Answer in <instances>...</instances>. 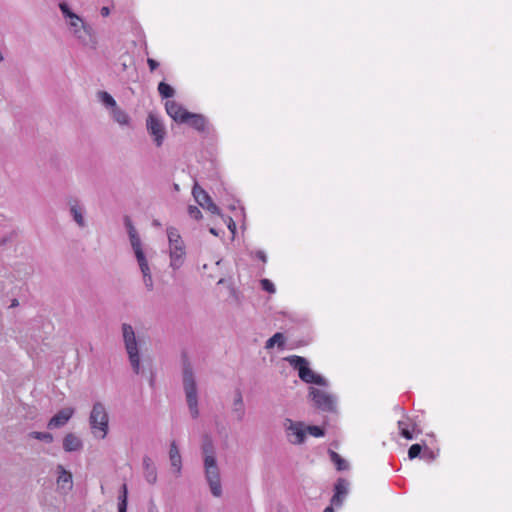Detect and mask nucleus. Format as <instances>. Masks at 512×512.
Segmentation results:
<instances>
[{
	"mask_svg": "<svg viewBox=\"0 0 512 512\" xmlns=\"http://www.w3.org/2000/svg\"><path fill=\"white\" fill-rule=\"evenodd\" d=\"M202 452L204 455L205 477L210 491L213 496L220 497L222 495L220 471L215 457L214 445L209 435L203 436Z\"/></svg>",
	"mask_w": 512,
	"mask_h": 512,
	"instance_id": "f257e3e1",
	"label": "nucleus"
},
{
	"mask_svg": "<svg viewBox=\"0 0 512 512\" xmlns=\"http://www.w3.org/2000/svg\"><path fill=\"white\" fill-rule=\"evenodd\" d=\"M183 388L191 417L196 419L199 416L197 384L188 360L183 362Z\"/></svg>",
	"mask_w": 512,
	"mask_h": 512,
	"instance_id": "f03ea898",
	"label": "nucleus"
},
{
	"mask_svg": "<svg viewBox=\"0 0 512 512\" xmlns=\"http://www.w3.org/2000/svg\"><path fill=\"white\" fill-rule=\"evenodd\" d=\"M285 360L298 371V376L303 382L324 387L328 386V381L311 370L308 361L304 357L291 355L286 357Z\"/></svg>",
	"mask_w": 512,
	"mask_h": 512,
	"instance_id": "7ed1b4c3",
	"label": "nucleus"
},
{
	"mask_svg": "<svg viewBox=\"0 0 512 512\" xmlns=\"http://www.w3.org/2000/svg\"><path fill=\"white\" fill-rule=\"evenodd\" d=\"M122 335L129 362L135 374L140 373V355L138 342L133 327L130 324H122Z\"/></svg>",
	"mask_w": 512,
	"mask_h": 512,
	"instance_id": "20e7f679",
	"label": "nucleus"
},
{
	"mask_svg": "<svg viewBox=\"0 0 512 512\" xmlns=\"http://www.w3.org/2000/svg\"><path fill=\"white\" fill-rule=\"evenodd\" d=\"M89 423L95 437L104 439L108 433L109 417L105 406L101 402L93 404Z\"/></svg>",
	"mask_w": 512,
	"mask_h": 512,
	"instance_id": "39448f33",
	"label": "nucleus"
},
{
	"mask_svg": "<svg viewBox=\"0 0 512 512\" xmlns=\"http://www.w3.org/2000/svg\"><path fill=\"white\" fill-rule=\"evenodd\" d=\"M69 31L77 38V40L84 46H95V39L92 35V29L85 24L83 19L77 14L71 19L67 20Z\"/></svg>",
	"mask_w": 512,
	"mask_h": 512,
	"instance_id": "423d86ee",
	"label": "nucleus"
},
{
	"mask_svg": "<svg viewBox=\"0 0 512 512\" xmlns=\"http://www.w3.org/2000/svg\"><path fill=\"white\" fill-rule=\"evenodd\" d=\"M309 398L313 402V406L318 410L330 413H334L337 410V397L324 390L310 387Z\"/></svg>",
	"mask_w": 512,
	"mask_h": 512,
	"instance_id": "0eeeda50",
	"label": "nucleus"
},
{
	"mask_svg": "<svg viewBox=\"0 0 512 512\" xmlns=\"http://www.w3.org/2000/svg\"><path fill=\"white\" fill-rule=\"evenodd\" d=\"M146 128L157 147L163 145L166 129L161 119L154 113L150 112L146 119Z\"/></svg>",
	"mask_w": 512,
	"mask_h": 512,
	"instance_id": "6e6552de",
	"label": "nucleus"
},
{
	"mask_svg": "<svg viewBox=\"0 0 512 512\" xmlns=\"http://www.w3.org/2000/svg\"><path fill=\"white\" fill-rule=\"evenodd\" d=\"M192 195L195 201L205 210L212 214L221 215L219 207L213 202L210 195L198 184L192 188Z\"/></svg>",
	"mask_w": 512,
	"mask_h": 512,
	"instance_id": "1a4fd4ad",
	"label": "nucleus"
},
{
	"mask_svg": "<svg viewBox=\"0 0 512 512\" xmlns=\"http://www.w3.org/2000/svg\"><path fill=\"white\" fill-rule=\"evenodd\" d=\"M284 426L288 441L291 444L299 445L304 443L306 430L302 422H294L291 419H286Z\"/></svg>",
	"mask_w": 512,
	"mask_h": 512,
	"instance_id": "9d476101",
	"label": "nucleus"
},
{
	"mask_svg": "<svg viewBox=\"0 0 512 512\" xmlns=\"http://www.w3.org/2000/svg\"><path fill=\"white\" fill-rule=\"evenodd\" d=\"M67 205L69 207V213L73 218L74 222L80 228H84L86 226V221L84 217V206L80 203V201L77 198H69L67 201Z\"/></svg>",
	"mask_w": 512,
	"mask_h": 512,
	"instance_id": "9b49d317",
	"label": "nucleus"
},
{
	"mask_svg": "<svg viewBox=\"0 0 512 512\" xmlns=\"http://www.w3.org/2000/svg\"><path fill=\"white\" fill-rule=\"evenodd\" d=\"M349 482L344 478H339L334 485V494L331 498V505L342 506L346 496L349 493Z\"/></svg>",
	"mask_w": 512,
	"mask_h": 512,
	"instance_id": "f8f14e48",
	"label": "nucleus"
},
{
	"mask_svg": "<svg viewBox=\"0 0 512 512\" xmlns=\"http://www.w3.org/2000/svg\"><path fill=\"white\" fill-rule=\"evenodd\" d=\"M170 248V266L177 270L179 269L185 260V246L184 242H180L179 244H171L169 245Z\"/></svg>",
	"mask_w": 512,
	"mask_h": 512,
	"instance_id": "ddd939ff",
	"label": "nucleus"
},
{
	"mask_svg": "<svg viewBox=\"0 0 512 512\" xmlns=\"http://www.w3.org/2000/svg\"><path fill=\"white\" fill-rule=\"evenodd\" d=\"M167 114L178 123L187 121L188 111L175 101H167L165 104Z\"/></svg>",
	"mask_w": 512,
	"mask_h": 512,
	"instance_id": "4468645a",
	"label": "nucleus"
},
{
	"mask_svg": "<svg viewBox=\"0 0 512 512\" xmlns=\"http://www.w3.org/2000/svg\"><path fill=\"white\" fill-rule=\"evenodd\" d=\"M74 410L72 408H64L58 411L48 422L49 429L59 428L64 426L72 417Z\"/></svg>",
	"mask_w": 512,
	"mask_h": 512,
	"instance_id": "2eb2a0df",
	"label": "nucleus"
},
{
	"mask_svg": "<svg viewBox=\"0 0 512 512\" xmlns=\"http://www.w3.org/2000/svg\"><path fill=\"white\" fill-rule=\"evenodd\" d=\"M57 484L64 491H70L73 487L72 474L68 472L62 465H58Z\"/></svg>",
	"mask_w": 512,
	"mask_h": 512,
	"instance_id": "dca6fc26",
	"label": "nucleus"
},
{
	"mask_svg": "<svg viewBox=\"0 0 512 512\" xmlns=\"http://www.w3.org/2000/svg\"><path fill=\"white\" fill-rule=\"evenodd\" d=\"M169 459L176 474L180 475L182 469V458L175 441H172L170 444Z\"/></svg>",
	"mask_w": 512,
	"mask_h": 512,
	"instance_id": "f3484780",
	"label": "nucleus"
},
{
	"mask_svg": "<svg viewBox=\"0 0 512 512\" xmlns=\"http://www.w3.org/2000/svg\"><path fill=\"white\" fill-rule=\"evenodd\" d=\"M144 477L149 484H155L157 481V470L150 457L143 458Z\"/></svg>",
	"mask_w": 512,
	"mask_h": 512,
	"instance_id": "a211bd4d",
	"label": "nucleus"
},
{
	"mask_svg": "<svg viewBox=\"0 0 512 512\" xmlns=\"http://www.w3.org/2000/svg\"><path fill=\"white\" fill-rule=\"evenodd\" d=\"M124 224H125V227L128 232V236H129V240H130L132 249L141 247L142 246L141 239H140L131 219L128 216H126L124 218Z\"/></svg>",
	"mask_w": 512,
	"mask_h": 512,
	"instance_id": "6ab92c4d",
	"label": "nucleus"
},
{
	"mask_svg": "<svg viewBox=\"0 0 512 512\" xmlns=\"http://www.w3.org/2000/svg\"><path fill=\"white\" fill-rule=\"evenodd\" d=\"M83 444L79 437L73 433L67 434L63 439V449L66 452H75L82 448Z\"/></svg>",
	"mask_w": 512,
	"mask_h": 512,
	"instance_id": "aec40b11",
	"label": "nucleus"
},
{
	"mask_svg": "<svg viewBox=\"0 0 512 512\" xmlns=\"http://www.w3.org/2000/svg\"><path fill=\"white\" fill-rule=\"evenodd\" d=\"M185 123H188L191 127L196 129L197 131L203 132L206 129L207 120L201 114H194V113L188 112L187 121Z\"/></svg>",
	"mask_w": 512,
	"mask_h": 512,
	"instance_id": "412c9836",
	"label": "nucleus"
},
{
	"mask_svg": "<svg viewBox=\"0 0 512 512\" xmlns=\"http://www.w3.org/2000/svg\"><path fill=\"white\" fill-rule=\"evenodd\" d=\"M112 119L121 126H127L130 123L129 115L118 105L110 111Z\"/></svg>",
	"mask_w": 512,
	"mask_h": 512,
	"instance_id": "4be33fe9",
	"label": "nucleus"
},
{
	"mask_svg": "<svg viewBox=\"0 0 512 512\" xmlns=\"http://www.w3.org/2000/svg\"><path fill=\"white\" fill-rule=\"evenodd\" d=\"M97 99L109 111H111L112 109H114L117 106L115 99L112 97L111 94H109L106 91H98Z\"/></svg>",
	"mask_w": 512,
	"mask_h": 512,
	"instance_id": "5701e85b",
	"label": "nucleus"
},
{
	"mask_svg": "<svg viewBox=\"0 0 512 512\" xmlns=\"http://www.w3.org/2000/svg\"><path fill=\"white\" fill-rule=\"evenodd\" d=\"M233 412L236 413L237 419L242 421L245 415V409L243 404V398L240 391H237L234 402H233Z\"/></svg>",
	"mask_w": 512,
	"mask_h": 512,
	"instance_id": "b1692460",
	"label": "nucleus"
},
{
	"mask_svg": "<svg viewBox=\"0 0 512 512\" xmlns=\"http://www.w3.org/2000/svg\"><path fill=\"white\" fill-rule=\"evenodd\" d=\"M127 501H128V487L126 483H123L120 487L118 494V512H126L127 511Z\"/></svg>",
	"mask_w": 512,
	"mask_h": 512,
	"instance_id": "393cba45",
	"label": "nucleus"
},
{
	"mask_svg": "<svg viewBox=\"0 0 512 512\" xmlns=\"http://www.w3.org/2000/svg\"><path fill=\"white\" fill-rule=\"evenodd\" d=\"M330 460L335 464L338 471H344L349 468L348 462L343 459L338 453L333 450H329Z\"/></svg>",
	"mask_w": 512,
	"mask_h": 512,
	"instance_id": "a878e982",
	"label": "nucleus"
},
{
	"mask_svg": "<svg viewBox=\"0 0 512 512\" xmlns=\"http://www.w3.org/2000/svg\"><path fill=\"white\" fill-rule=\"evenodd\" d=\"M284 343H285L284 335L280 332H277L266 341L265 348L272 349L275 345H277L280 349H283Z\"/></svg>",
	"mask_w": 512,
	"mask_h": 512,
	"instance_id": "bb28decb",
	"label": "nucleus"
},
{
	"mask_svg": "<svg viewBox=\"0 0 512 512\" xmlns=\"http://www.w3.org/2000/svg\"><path fill=\"white\" fill-rule=\"evenodd\" d=\"M133 251H134L135 257L137 259L140 270H148L149 265H148V261L144 254L142 246L138 247V248H134Z\"/></svg>",
	"mask_w": 512,
	"mask_h": 512,
	"instance_id": "cd10ccee",
	"label": "nucleus"
},
{
	"mask_svg": "<svg viewBox=\"0 0 512 512\" xmlns=\"http://www.w3.org/2000/svg\"><path fill=\"white\" fill-rule=\"evenodd\" d=\"M133 251H134L135 257L137 259L140 270H148L149 265H148V261L144 254L142 246L138 247V248H134Z\"/></svg>",
	"mask_w": 512,
	"mask_h": 512,
	"instance_id": "c85d7f7f",
	"label": "nucleus"
},
{
	"mask_svg": "<svg viewBox=\"0 0 512 512\" xmlns=\"http://www.w3.org/2000/svg\"><path fill=\"white\" fill-rule=\"evenodd\" d=\"M158 92L163 98H171L174 96V89L165 82H160L158 85Z\"/></svg>",
	"mask_w": 512,
	"mask_h": 512,
	"instance_id": "c756f323",
	"label": "nucleus"
},
{
	"mask_svg": "<svg viewBox=\"0 0 512 512\" xmlns=\"http://www.w3.org/2000/svg\"><path fill=\"white\" fill-rule=\"evenodd\" d=\"M167 236L169 240V245L183 242L178 230L175 227L167 228Z\"/></svg>",
	"mask_w": 512,
	"mask_h": 512,
	"instance_id": "7c9ffc66",
	"label": "nucleus"
},
{
	"mask_svg": "<svg viewBox=\"0 0 512 512\" xmlns=\"http://www.w3.org/2000/svg\"><path fill=\"white\" fill-rule=\"evenodd\" d=\"M29 436L31 438H34V439H37L40 441H44L46 443H51L53 441V435L48 432L33 431L29 434Z\"/></svg>",
	"mask_w": 512,
	"mask_h": 512,
	"instance_id": "2f4dec72",
	"label": "nucleus"
},
{
	"mask_svg": "<svg viewBox=\"0 0 512 512\" xmlns=\"http://www.w3.org/2000/svg\"><path fill=\"white\" fill-rule=\"evenodd\" d=\"M141 273L143 275V282L145 287L147 288L148 291H152L154 288V283L150 268L148 267V270H141Z\"/></svg>",
	"mask_w": 512,
	"mask_h": 512,
	"instance_id": "473e14b6",
	"label": "nucleus"
},
{
	"mask_svg": "<svg viewBox=\"0 0 512 512\" xmlns=\"http://www.w3.org/2000/svg\"><path fill=\"white\" fill-rule=\"evenodd\" d=\"M305 430L314 437H323L325 435L324 429L316 425H310Z\"/></svg>",
	"mask_w": 512,
	"mask_h": 512,
	"instance_id": "72a5a7b5",
	"label": "nucleus"
},
{
	"mask_svg": "<svg viewBox=\"0 0 512 512\" xmlns=\"http://www.w3.org/2000/svg\"><path fill=\"white\" fill-rule=\"evenodd\" d=\"M59 9L61 10L66 20L71 19L73 16L76 15L74 12L70 10L68 4L65 2L59 3Z\"/></svg>",
	"mask_w": 512,
	"mask_h": 512,
	"instance_id": "f704fd0d",
	"label": "nucleus"
},
{
	"mask_svg": "<svg viewBox=\"0 0 512 512\" xmlns=\"http://www.w3.org/2000/svg\"><path fill=\"white\" fill-rule=\"evenodd\" d=\"M422 447L419 444H413L408 450V456L410 459H414L420 455Z\"/></svg>",
	"mask_w": 512,
	"mask_h": 512,
	"instance_id": "c9c22d12",
	"label": "nucleus"
},
{
	"mask_svg": "<svg viewBox=\"0 0 512 512\" xmlns=\"http://www.w3.org/2000/svg\"><path fill=\"white\" fill-rule=\"evenodd\" d=\"M188 214L191 218L199 220L202 218V213L197 206L190 205L188 207Z\"/></svg>",
	"mask_w": 512,
	"mask_h": 512,
	"instance_id": "e433bc0d",
	"label": "nucleus"
},
{
	"mask_svg": "<svg viewBox=\"0 0 512 512\" xmlns=\"http://www.w3.org/2000/svg\"><path fill=\"white\" fill-rule=\"evenodd\" d=\"M260 283L263 290L269 293H275V285L269 279H262Z\"/></svg>",
	"mask_w": 512,
	"mask_h": 512,
	"instance_id": "4c0bfd02",
	"label": "nucleus"
},
{
	"mask_svg": "<svg viewBox=\"0 0 512 512\" xmlns=\"http://www.w3.org/2000/svg\"><path fill=\"white\" fill-rule=\"evenodd\" d=\"M400 434L402 437H404L407 440L413 439L412 432L409 430V428H403L402 431L400 432Z\"/></svg>",
	"mask_w": 512,
	"mask_h": 512,
	"instance_id": "58836bf2",
	"label": "nucleus"
},
{
	"mask_svg": "<svg viewBox=\"0 0 512 512\" xmlns=\"http://www.w3.org/2000/svg\"><path fill=\"white\" fill-rule=\"evenodd\" d=\"M147 64H148V66L150 68V71L156 70L158 68V66H159V63L156 60L152 59V58H148L147 59Z\"/></svg>",
	"mask_w": 512,
	"mask_h": 512,
	"instance_id": "ea45409f",
	"label": "nucleus"
},
{
	"mask_svg": "<svg viewBox=\"0 0 512 512\" xmlns=\"http://www.w3.org/2000/svg\"><path fill=\"white\" fill-rule=\"evenodd\" d=\"M255 257L258 258L259 260H261L262 262L266 263L267 261V256H266V253L262 250H258L255 252Z\"/></svg>",
	"mask_w": 512,
	"mask_h": 512,
	"instance_id": "a19ab883",
	"label": "nucleus"
},
{
	"mask_svg": "<svg viewBox=\"0 0 512 512\" xmlns=\"http://www.w3.org/2000/svg\"><path fill=\"white\" fill-rule=\"evenodd\" d=\"M228 228L231 232H235V229H236V224L235 222L233 221L232 218L229 217V223H228Z\"/></svg>",
	"mask_w": 512,
	"mask_h": 512,
	"instance_id": "79ce46f5",
	"label": "nucleus"
},
{
	"mask_svg": "<svg viewBox=\"0 0 512 512\" xmlns=\"http://www.w3.org/2000/svg\"><path fill=\"white\" fill-rule=\"evenodd\" d=\"M100 13L103 17H107L110 14L109 7H106V6L102 7L100 10Z\"/></svg>",
	"mask_w": 512,
	"mask_h": 512,
	"instance_id": "37998d69",
	"label": "nucleus"
},
{
	"mask_svg": "<svg viewBox=\"0 0 512 512\" xmlns=\"http://www.w3.org/2000/svg\"><path fill=\"white\" fill-rule=\"evenodd\" d=\"M398 428L401 432L403 428H408V424L404 421H398Z\"/></svg>",
	"mask_w": 512,
	"mask_h": 512,
	"instance_id": "c03bdc74",
	"label": "nucleus"
},
{
	"mask_svg": "<svg viewBox=\"0 0 512 512\" xmlns=\"http://www.w3.org/2000/svg\"><path fill=\"white\" fill-rule=\"evenodd\" d=\"M210 233L215 235V236H218V231L215 229V228H210Z\"/></svg>",
	"mask_w": 512,
	"mask_h": 512,
	"instance_id": "a18cd8bd",
	"label": "nucleus"
},
{
	"mask_svg": "<svg viewBox=\"0 0 512 512\" xmlns=\"http://www.w3.org/2000/svg\"><path fill=\"white\" fill-rule=\"evenodd\" d=\"M324 512H334V509L332 506H328L325 508Z\"/></svg>",
	"mask_w": 512,
	"mask_h": 512,
	"instance_id": "49530a36",
	"label": "nucleus"
},
{
	"mask_svg": "<svg viewBox=\"0 0 512 512\" xmlns=\"http://www.w3.org/2000/svg\"><path fill=\"white\" fill-rule=\"evenodd\" d=\"M17 305H18V300H17V299H14V300L12 301L11 307H15V306H17Z\"/></svg>",
	"mask_w": 512,
	"mask_h": 512,
	"instance_id": "de8ad7c7",
	"label": "nucleus"
},
{
	"mask_svg": "<svg viewBox=\"0 0 512 512\" xmlns=\"http://www.w3.org/2000/svg\"><path fill=\"white\" fill-rule=\"evenodd\" d=\"M149 512H158V511H157V509L155 508V506H153V507H151V508L149 509Z\"/></svg>",
	"mask_w": 512,
	"mask_h": 512,
	"instance_id": "09e8293b",
	"label": "nucleus"
}]
</instances>
